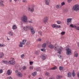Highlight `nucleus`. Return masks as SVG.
<instances>
[{
    "mask_svg": "<svg viewBox=\"0 0 79 79\" xmlns=\"http://www.w3.org/2000/svg\"><path fill=\"white\" fill-rule=\"evenodd\" d=\"M54 50L56 51H61V49L63 48L60 46V47L58 45H56V44L54 45Z\"/></svg>",
    "mask_w": 79,
    "mask_h": 79,
    "instance_id": "f257e3e1",
    "label": "nucleus"
},
{
    "mask_svg": "<svg viewBox=\"0 0 79 79\" xmlns=\"http://www.w3.org/2000/svg\"><path fill=\"white\" fill-rule=\"evenodd\" d=\"M67 48L65 49L66 50V53L67 55H71L72 52H71V50L69 48V46H66Z\"/></svg>",
    "mask_w": 79,
    "mask_h": 79,
    "instance_id": "f03ea898",
    "label": "nucleus"
},
{
    "mask_svg": "<svg viewBox=\"0 0 79 79\" xmlns=\"http://www.w3.org/2000/svg\"><path fill=\"white\" fill-rule=\"evenodd\" d=\"M72 10L73 11H78L79 10V5L77 4L73 6Z\"/></svg>",
    "mask_w": 79,
    "mask_h": 79,
    "instance_id": "7ed1b4c3",
    "label": "nucleus"
},
{
    "mask_svg": "<svg viewBox=\"0 0 79 79\" xmlns=\"http://www.w3.org/2000/svg\"><path fill=\"white\" fill-rule=\"evenodd\" d=\"M22 21L23 23H27V17L26 16H23L22 18Z\"/></svg>",
    "mask_w": 79,
    "mask_h": 79,
    "instance_id": "20e7f679",
    "label": "nucleus"
},
{
    "mask_svg": "<svg viewBox=\"0 0 79 79\" xmlns=\"http://www.w3.org/2000/svg\"><path fill=\"white\" fill-rule=\"evenodd\" d=\"M69 27L72 28H75L77 31H79V27H77L75 25H73V24H70Z\"/></svg>",
    "mask_w": 79,
    "mask_h": 79,
    "instance_id": "39448f33",
    "label": "nucleus"
},
{
    "mask_svg": "<svg viewBox=\"0 0 79 79\" xmlns=\"http://www.w3.org/2000/svg\"><path fill=\"white\" fill-rule=\"evenodd\" d=\"M48 18L47 17H44L43 20V22L44 23V24H46L47 23V21H48Z\"/></svg>",
    "mask_w": 79,
    "mask_h": 79,
    "instance_id": "423d86ee",
    "label": "nucleus"
},
{
    "mask_svg": "<svg viewBox=\"0 0 79 79\" xmlns=\"http://www.w3.org/2000/svg\"><path fill=\"white\" fill-rule=\"evenodd\" d=\"M8 64H11V65H13L15 64V61L14 60H11L8 62Z\"/></svg>",
    "mask_w": 79,
    "mask_h": 79,
    "instance_id": "0eeeda50",
    "label": "nucleus"
},
{
    "mask_svg": "<svg viewBox=\"0 0 79 79\" xmlns=\"http://www.w3.org/2000/svg\"><path fill=\"white\" fill-rule=\"evenodd\" d=\"M41 58L43 60H45L46 59V58H47V55L45 54H43L41 56Z\"/></svg>",
    "mask_w": 79,
    "mask_h": 79,
    "instance_id": "6e6552de",
    "label": "nucleus"
},
{
    "mask_svg": "<svg viewBox=\"0 0 79 79\" xmlns=\"http://www.w3.org/2000/svg\"><path fill=\"white\" fill-rule=\"evenodd\" d=\"M30 30H31L32 34H34L35 33V31H34V30L33 28H32V27H31L29 28Z\"/></svg>",
    "mask_w": 79,
    "mask_h": 79,
    "instance_id": "1a4fd4ad",
    "label": "nucleus"
},
{
    "mask_svg": "<svg viewBox=\"0 0 79 79\" xmlns=\"http://www.w3.org/2000/svg\"><path fill=\"white\" fill-rule=\"evenodd\" d=\"M72 19L69 18L67 19V25H69V23H71V19Z\"/></svg>",
    "mask_w": 79,
    "mask_h": 79,
    "instance_id": "9d476101",
    "label": "nucleus"
},
{
    "mask_svg": "<svg viewBox=\"0 0 79 79\" xmlns=\"http://www.w3.org/2000/svg\"><path fill=\"white\" fill-rule=\"evenodd\" d=\"M48 47L50 48V49H53L54 48V45L52 44H50L48 46Z\"/></svg>",
    "mask_w": 79,
    "mask_h": 79,
    "instance_id": "9b49d317",
    "label": "nucleus"
},
{
    "mask_svg": "<svg viewBox=\"0 0 79 79\" xmlns=\"http://www.w3.org/2000/svg\"><path fill=\"white\" fill-rule=\"evenodd\" d=\"M29 27L26 26V27H24L23 28V30L25 31H29Z\"/></svg>",
    "mask_w": 79,
    "mask_h": 79,
    "instance_id": "f8f14e48",
    "label": "nucleus"
},
{
    "mask_svg": "<svg viewBox=\"0 0 79 79\" xmlns=\"http://www.w3.org/2000/svg\"><path fill=\"white\" fill-rule=\"evenodd\" d=\"M45 4L47 5H49L50 2V0H44Z\"/></svg>",
    "mask_w": 79,
    "mask_h": 79,
    "instance_id": "ddd939ff",
    "label": "nucleus"
},
{
    "mask_svg": "<svg viewBox=\"0 0 79 79\" xmlns=\"http://www.w3.org/2000/svg\"><path fill=\"white\" fill-rule=\"evenodd\" d=\"M56 77L57 79H61V78H63V76L58 75L56 76Z\"/></svg>",
    "mask_w": 79,
    "mask_h": 79,
    "instance_id": "4468645a",
    "label": "nucleus"
},
{
    "mask_svg": "<svg viewBox=\"0 0 79 79\" xmlns=\"http://www.w3.org/2000/svg\"><path fill=\"white\" fill-rule=\"evenodd\" d=\"M27 10L29 11H32V12H34V8H32L31 9L30 7H28L27 8Z\"/></svg>",
    "mask_w": 79,
    "mask_h": 79,
    "instance_id": "2eb2a0df",
    "label": "nucleus"
},
{
    "mask_svg": "<svg viewBox=\"0 0 79 79\" xmlns=\"http://www.w3.org/2000/svg\"><path fill=\"white\" fill-rule=\"evenodd\" d=\"M68 77H71V72H69L68 73Z\"/></svg>",
    "mask_w": 79,
    "mask_h": 79,
    "instance_id": "dca6fc26",
    "label": "nucleus"
},
{
    "mask_svg": "<svg viewBox=\"0 0 79 79\" xmlns=\"http://www.w3.org/2000/svg\"><path fill=\"white\" fill-rule=\"evenodd\" d=\"M11 73L12 72L10 71V70H7V74H8V75H9V76H10V75H11Z\"/></svg>",
    "mask_w": 79,
    "mask_h": 79,
    "instance_id": "f3484780",
    "label": "nucleus"
},
{
    "mask_svg": "<svg viewBox=\"0 0 79 79\" xmlns=\"http://www.w3.org/2000/svg\"><path fill=\"white\" fill-rule=\"evenodd\" d=\"M17 74H18L17 76L19 77H23V74H21V73L19 72V73H17Z\"/></svg>",
    "mask_w": 79,
    "mask_h": 79,
    "instance_id": "a211bd4d",
    "label": "nucleus"
},
{
    "mask_svg": "<svg viewBox=\"0 0 79 79\" xmlns=\"http://www.w3.org/2000/svg\"><path fill=\"white\" fill-rule=\"evenodd\" d=\"M16 29H17V27H16V25H14L12 27V29L15 30Z\"/></svg>",
    "mask_w": 79,
    "mask_h": 79,
    "instance_id": "6ab92c4d",
    "label": "nucleus"
},
{
    "mask_svg": "<svg viewBox=\"0 0 79 79\" xmlns=\"http://www.w3.org/2000/svg\"><path fill=\"white\" fill-rule=\"evenodd\" d=\"M3 1H1V2H0V6H4V4H3Z\"/></svg>",
    "mask_w": 79,
    "mask_h": 79,
    "instance_id": "aec40b11",
    "label": "nucleus"
},
{
    "mask_svg": "<svg viewBox=\"0 0 79 79\" xmlns=\"http://www.w3.org/2000/svg\"><path fill=\"white\" fill-rule=\"evenodd\" d=\"M8 34L11 36H13V31H9L8 32Z\"/></svg>",
    "mask_w": 79,
    "mask_h": 79,
    "instance_id": "412c9836",
    "label": "nucleus"
},
{
    "mask_svg": "<svg viewBox=\"0 0 79 79\" xmlns=\"http://www.w3.org/2000/svg\"><path fill=\"white\" fill-rule=\"evenodd\" d=\"M37 75V72H34L32 73V75L33 76H35Z\"/></svg>",
    "mask_w": 79,
    "mask_h": 79,
    "instance_id": "4be33fe9",
    "label": "nucleus"
},
{
    "mask_svg": "<svg viewBox=\"0 0 79 79\" xmlns=\"http://www.w3.org/2000/svg\"><path fill=\"white\" fill-rule=\"evenodd\" d=\"M63 67L61 66H60L59 68V70L60 71H63Z\"/></svg>",
    "mask_w": 79,
    "mask_h": 79,
    "instance_id": "5701e85b",
    "label": "nucleus"
},
{
    "mask_svg": "<svg viewBox=\"0 0 79 79\" xmlns=\"http://www.w3.org/2000/svg\"><path fill=\"white\" fill-rule=\"evenodd\" d=\"M57 69V67H56V66H55V67L51 68L50 69L51 70H55V69Z\"/></svg>",
    "mask_w": 79,
    "mask_h": 79,
    "instance_id": "b1692460",
    "label": "nucleus"
},
{
    "mask_svg": "<svg viewBox=\"0 0 79 79\" xmlns=\"http://www.w3.org/2000/svg\"><path fill=\"white\" fill-rule=\"evenodd\" d=\"M4 56V54L3 53H0V58H2L3 56Z\"/></svg>",
    "mask_w": 79,
    "mask_h": 79,
    "instance_id": "393cba45",
    "label": "nucleus"
},
{
    "mask_svg": "<svg viewBox=\"0 0 79 79\" xmlns=\"http://www.w3.org/2000/svg\"><path fill=\"white\" fill-rule=\"evenodd\" d=\"M26 41H27L26 40H23L22 42V43L23 45H25V44H26Z\"/></svg>",
    "mask_w": 79,
    "mask_h": 79,
    "instance_id": "a878e982",
    "label": "nucleus"
},
{
    "mask_svg": "<svg viewBox=\"0 0 79 79\" xmlns=\"http://www.w3.org/2000/svg\"><path fill=\"white\" fill-rule=\"evenodd\" d=\"M46 46H47V45L45 43H44L42 44V48H45V47H46Z\"/></svg>",
    "mask_w": 79,
    "mask_h": 79,
    "instance_id": "bb28decb",
    "label": "nucleus"
},
{
    "mask_svg": "<svg viewBox=\"0 0 79 79\" xmlns=\"http://www.w3.org/2000/svg\"><path fill=\"white\" fill-rule=\"evenodd\" d=\"M23 43H22V42H20L19 45V47H23Z\"/></svg>",
    "mask_w": 79,
    "mask_h": 79,
    "instance_id": "cd10ccee",
    "label": "nucleus"
},
{
    "mask_svg": "<svg viewBox=\"0 0 79 79\" xmlns=\"http://www.w3.org/2000/svg\"><path fill=\"white\" fill-rule=\"evenodd\" d=\"M30 43L29 42H27V43H26V46H27V47H29V46H30Z\"/></svg>",
    "mask_w": 79,
    "mask_h": 79,
    "instance_id": "c85d7f7f",
    "label": "nucleus"
},
{
    "mask_svg": "<svg viewBox=\"0 0 79 79\" xmlns=\"http://www.w3.org/2000/svg\"><path fill=\"white\" fill-rule=\"evenodd\" d=\"M74 71L73 70V73H72L73 77H74V76H76V74L75 73Z\"/></svg>",
    "mask_w": 79,
    "mask_h": 79,
    "instance_id": "c756f323",
    "label": "nucleus"
},
{
    "mask_svg": "<svg viewBox=\"0 0 79 79\" xmlns=\"http://www.w3.org/2000/svg\"><path fill=\"white\" fill-rule=\"evenodd\" d=\"M46 76H48V77H49L50 76V73L48 72H46L45 74Z\"/></svg>",
    "mask_w": 79,
    "mask_h": 79,
    "instance_id": "7c9ffc66",
    "label": "nucleus"
},
{
    "mask_svg": "<svg viewBox=\"0 0 79 79\" xmlns=\"http://www.w3.org/2000/svg\"><path fill=\"white\" fill-rule=\"evenodd\" d=\"M52 27H53V28H55V27L56 28V24H53L52 26Z\"/></svg>",
    "mask_w": 79,
    "mask_h": 79,
    "instance_id": "2f4dec72",
    "label": "nucleus"
},
{
    "mask_svg": "<svg viewBox=\"0 0 79 79\" xmlns=\"http://www.w3.org/2000/svg\"><path fill=\"white\" fill-rule=\"evenodd\" d=\"M39 53V52L38 51H35V55H38Z\"/></svg>",
    "mask_w": 79,
    "mask_h": 79,
    "instance_id": "473e14b6",
    "label": "nucleus"
},
{
    "mask_svg": "<svg viewBox=\"0 0 79 79\" xmlns=\"http://www.w3.org/2000/svg\"><path fill=\"white\" fill-rule=\"evenodd\" d=\"M78 55H79L78 53H75L74 55V57H76V58H77V57L78 56Z\"/></svg>",
    "mask_w": 79,
    "mask_h": 79,
    "instance_id": "72a5a7b5",
    "label": "nucleus"
},
{
    "mask_svg": "<svg viewBox=\"0 0 79 79\" xmlns=\"http://www.w3.org/2000/svg\"><path fill=\"white\" fill-rule=\"evenodd\" d=\"M46 44V45H48V44H49V41L48 40H47L46 41V43H45Z\"/></svg>",
    "mask_w": 79,
    "mask_h": 79,
    "instance_id": "f704fd0d",
    "label": "nucleus"
},
{
    "mask_svg": "<svg viewBox=\"0 0 79 79\" xmlns=\"http://www.w3.org/2000/svg\"><path fill=\"white\" fill-rule=\"evenodd\" d=\"M36 70L37 71H39L40 70V69L39 68L37 67L36 68Z\"/></svg>",
    "mask_w": 79,
    "mask_h": 79,
    "instance_id": "c9c22d12",
    "label": "nucleus"
},
{
    "mask_svg": "<svg viewBox=\"0 0 79 79\" xmlns=\"http://www.w3.org/2000/svg\"><path fill=\"white\" fill-rule=\"evenodd\" d=\"M60 27H61V26L58 25H56V28H58V29L59 28H60Z\"/></svg>",
    "mask_w": 79,
    "mask_h": 79,
    "instance_id": "e433bc0d",
    "label": "nucleus"
},
{
    "mask_svg": "<svg viewBox=\"0 0 79 79\" xmlns=\"http://www.w3.org/2000/svg\"><path fill=\"white\" fill-rule=\"evenodd\" d=\"M61 35H64V34H65V31H62L61 33Z\"/></svg>",
    "mask_w": 79,
    "mask_h": 79,
    "instance_id": "4c0bfd02",
    "label": "nucleus"
},
{
    "mask_svg": "<svg viewBox=\"0 0 79 79\" xmlns=\"http://www.w3.org/2000/svg\"><path fill=\"white\" fill-rule=\"evenodd\" d=\"M61 6H63V5H65V2H63L61 3Z\"/></svg>",
    "mask_w": 79,
    "mask_h": 79,
    "instance_id": "58836bf2",
    "label": "nucleus"
},
{
    "mask_svg": "<svg viewBox=\"0 0 79 79\" xmlns=\"http://www.w3.org/2000/svg\"><path fill=\"white\" fill-rule=\"evenodd\" d=\"M45 48H42L41 49V51H42V52H45Z\"/></svg>",
    "mask_w": 79,
    "mask_h": 79,
    "instance_id": "ea45409f",
    "label": "nucleus"
},
{
    "mask_svg": "<svg viewBox=\"0 0 79 79\" xmlns=\"http://www.w3.org/2000/svg\"><path fill=\"white\" fill-rule=\"evenodd\" d=\"M2 61L4 64H6L7 63H8V62L6 60H3Z\"/></svg>",
    "mask_w": 79,
    "mask_h": 79,
    "instance_id": "a19ab883",
    "label": "nucleus"
},
{
    "mask_svg": "<svg viewBox=\"0 0 79 79\" xmlns=\"http://www.w3.org/2000/svg\"><path fill=\"white\" fill-rule=\"evenodd\" d=\"M30 69L31 70H32L34 69V67L33 66H31L30 67Z\"/></svg>",
    "mask_w": 79,
    "mask_h": 79,
    "instance_id": "79ce46f5",
    "label": "nucleus"
},
{
    "mask_svg": "<svg viewBox=\"0 0 79 79\" xmlns=\"http://www.w3.org/2000/svg\"><path fill=\"white\" fill-rule=\"evenodd\" d=\"M30 65H32V64H33V61L30 62Z\"/></svg>",
    "mask_w": 79,
    "mask_h": 79,
    "instance_id": "37998d69",
    "label": "nucleus"
},
{
    "mask_svg": "<svg viewBox=\"0 0 79 79\" xmlns=\"http://www.w3.org/2000/svg\"><path fill=\"white\" fill-rule=\"evenodd\" d=\"M7 79H12V77H7Z\"/></svg>",
    "mask_w": 79,
    "mask_h": 79,
    "instance_id": "c03bdc74",
    "label": "nucleus"
},
{
    "mask_svg": "<svg viewBox=\"0 0 79 79\" xmlns=\"http://www.w3.org/2000/svg\"><path fill=\"white\" fill-rule=\"evenodd\" d=\"M15 73H16L17 74H18L19 73V72L18 71V70H15Z\"/></svg>",
    "mask_w": 79,
    "mask_h": 79,
    "instance_id": "a18cd8bd",
    "label": "nucleus"
},
{
    "mask_svg": "<svg viewBox=\"0 0 79 79\" xmlns=\"http://www.w3.org/2000/svg\"><path fill=\"white\" fill-rule=\"evenodd\" d=\"M62 49H61V51H58V53H59V54H61V51H62V50H61Z\"/></svg>",
    "mask_w": 79,
    "mask_h": 79,
    "instance_id": "49530a36",
    "label": "nucleus"
},
{
    "mask_svg": "<svg viewBox=\"0 0 79 79\" xmlns=\"http://www.w3.org/2000/svg\"><path fill=\"white\" fill-rule=\"evenodd\" d=\"M23 70H25L26 69V67L25 66H23Z\"/></svg>",
    "mask_w": 79,
    "mask_h": 79,
    "instance_id": "de8ad7c7",
    "label": "nucleus"
},
{
    "mask_svg": "<svg viewBox=\"0 0 79 79\" xmlns=\"http://www.w3.org/2000/svg\"><path fill=\"white\" fill-rule=\"evenodd\" d=\"M57 24H60V23H61V21H57Z\"/></svg>",
    "mask_w": 79,
    "mask_h": 79,
    "instance_id": "09e8293b",
    "label": "nucleus"
},
{
    "mask_svg": "<svg viewBox=\"0 0 79 79\" xmlns=\"http://www.w3.org/2000/svg\"><path fill=\"white\" fill-rule=\"evenodd\" d=\"M3 73V69H1L0 70V74Z\"/></svg>",
    "mask_w": 79,
    "mask_h": 79,
    "instance_id": "8fccbe9b",
    "label": "nucleus"
},
{
    "mask_svg": "<svg viewBox=\"0 0 79 79\" xmlns=\"http://www.w3.org/2000/svg\"><path fill=\"white\" fill-rule=\"evenodd\" d=\"M62 55H59V56H58V57H59V58H60V59H61V57H62Z\"/></svg>",
    "mask_w": 79,
    "mask_h": 79,
    "instance_id": "3c124183",
    "label": "nucleus"
},
{
    "mask_svg": "<svg viewBox=\"0 0 79 79\" xmlns=\"http://www.w3.org/2000/svg\"><path fill=\"white\" fill-rule=\"evenodd\" d=\"M68 3H71V0H67Z\"/></svg>",
    "mask_w": 79,
    "mask_h": 79,
    "instance_id": "603ef678",
    "label": "nucleus"
},
{
    "mask_svg": "<svg viewBox=\"0 0 79 79\" xmlns=\"http://www.w3.org/2000/svg\"><path fill=\"white\" fill-rule=\"evenodd\" d=\"M5 46V45H3L2 44H0V47H4V46Z\"/></svg>",
    "mask_w": 79,
    "mask_h": 79,
    "instance_id": "864d4df0",
    "label": "nucleus"
},
{
    "mask_svg": "<svg viewBox=\"0 0 79 79\" xmlns=\"http://www.w3.org/2000/svg\"><path fill=\"white\" fill-rule=\"evenodd\" d=\"M24 54H22L21 56V58L24 57Z\"/></svg>",
    "mask_w": 79,
    "mask_h": 79,
    "instance_id": "5fc2aeb1",
    "label": "nucleus"
},
{
    "mask_svg": "<svg viewBox=\"0 0 79 79\" xmlns=\"http://www.w3.org/2000/svg\"><path fill=\"white\" fill-rule=\"evenodd\" d=\"M41 40H42L41 39L39 38L38 39V41H39V42H40L41 41Z\"/></svg>",
    "mask_w": 79,
    "mask_h": 79,
    "instance_id": "6e6d98bb",
    "label": "nucleus"
},
{
    "mask_svg": "<svg viewBox=\"0 0 79 79\" xmlns=\"http://www.w3.org/2000/svg\"><path fill=\"white\" fill-rule=\"evenodd\" d=\"M40 35H42V31H40Z\"/></svg>",
    "mask_w": 79,
    "mask_h": 79,
    "instance_id": "4d7b16f0",
    "label": "nucleus"
},
{
    "mask_svg": "<svg viewBox=\"0 0 79 79\" xmlns=\"http://www.w3.org/2000/svg\"><path fill=\"white\" fill-rule=\"evenodd\" d=\"M28 23H32V22L31 21H29Z\"/></svg>",
    "mask_w": 79,
    "mask_h": 79,
    "instance_id": "13d9d810",
    "label": "nucleus"
},
{
    "mask_svg": "<svg viewBox=\"0 0 79 79\" xmlns=\"http://www.w3.org/2000/svg\"><path fill=\"white\" fill-rule=\"evenodd\" d=\"M49 79H54V77H51L50 78H49Z\"/></svg>",
    "mask_w": 79,
    "mask_h": 79,
    "instance_id": "bf43d9fd",
    "label": "nucleus"
},
{
    "mask_svg": "<svg viewBox=\"0 0 79 79\" xmlns=\"http://www.w3.org/2000/svg\"><path fill=\"white\" fill-rule=\"evenodd\" d=\"M56 8H59V6H58V5H57L56 6Z\"/></svg>",
    "mask_w": 79,
    "mask_h": 79,
    "instance_id": "052dcab7",
    "label": "nucleus"
},
{
    "mask_svg": "<svg viewBox=\"0 0 79 79\" xmlns=\"http://www.w3.org/2000/svg\"><path fill=\"white\" fill-rule=\"evenodd\" d=\"M9 1L10 3H11V2H12V0H9Z\"/></svg>",
    "mask_w": 79,
    "mask_h": 79,
    "instance_id": "680f3d73",
    "label": "nucleus"
},
{
    "mask_svg": "<svg viewBox=\"0 0 79 79\" xmlns=\"http://www.w3.org/2000/svg\"><path fill=\"white\" fill-rule=\"evenodd\" d=\"M77 77H79V73H78L77 74Z\"/></svg>",
    "mask_w": 79,
    "mask_h": 79,
    "instance_id": "e2e57ef3",
    "label": "nucleus"
},
{
    "mask_svg": "<svg viewBox=\"0 0 79 79\" xmlns=\"http://www.w3.org/2000/svg\"><path fill=\"white\" fill-rule=\"evenodd\" d=\"M23 2H26V0H23Z\"/></svg>",
    "mask_w": 79,
    "mask_h": 79,
    "instance_id": "0e129e2a",
    "label": "nucleus"
},
{
    "mask_svg": "<svg viewBox=\"0 0 79 79\" xmlns=\"http://www.w3.org/2000/svg\"><path fill=\"white\" fill-rule=\"evenodd\" d=\"M19 70H21V68H19Z\"/></svg>",
    "mask_w": 79,
    "mask_h": 79,
    "instance_id": "69168bd1",
    "label": "nucleus"
},
{
    "mask_svg": "<svg viewBox=\"0 0 79 79\" xmlns=\"http://www.w3.org/2000/svg\"><path fill=\"white\" fill-rule=\"evenodd\" d=\"M8 40H9V39H8V37L7 38Z\"/></svg>",
    "mask_w": 79,
    "mask_h": 79,
    "instance_id": "338daca9",
    "label": "nucleus"
},
{
    "mask_svg": "<svg viewBox=\"0 0 79 79\" xmlns=\"http://www.w3.org/2000/svg\"><path fill=\"white\" fill-rule=\"evenodd\" d=\"M14 1H15V2H16V1H17V0H14Z\"/></svg>",
    "mask_w": 79,
    "mask_h": 79,
    "instance_id": "774afa93",
    "label": "nucleus"
}]
</instances>
